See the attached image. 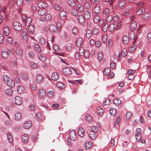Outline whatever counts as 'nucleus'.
I'll return each instance as SVG.
<instances>
[{
    "label": "nucleus",
    "mask_w": 151,
    "mask_h": 151,
    "mask_svg": "<svg viewBox=\"0 0 151 151\" xmlns=\"http://www.w3.org/2000/svg\"><path fill=\"white\" fill-rule=\"evenodd\" d=\"M129 37L130 40H134L133 41V44L130 46L129 51L131 52H133L136 48V46L134 44L137 39V38L135 37V35L134 32L133 31H131L129 33Z\"/></svg>",
    "instance_id": "obj_1"
},
{
    "label": "nucleus",
    "mask_w": 151,
    "mask_h": 151,
    "mask_svg": "<svg viewBox=\"0 0 151 151\" xmlns=\"http://www.w3.org/2000/svg\"><path fill=\"white\" fill-rule=\"evenodd\" d=\"M69 136L70 139L73 141H74L76 139L77 137L76 133L74 130L71 131L69 133Z\"/></svg>",
    "instance_id": "obj_4"
},
{
    "label": "nucleus",
    "mask_w": 151,
    "mask_h": 151,
    "mask_svg": "<svg viewBox=\"0 0 151 151\" xmlns=\"http://www.w3.org/2000/svg\"><path fill=\"white\" fill-rule=\"evenodd\" d=\"M78 19L79 22L80 24L82 23L85 22L84 18L82 15H79L78 16Z\"/></svg>",
    "instance_id": "obj_31"
},
{
    "label": "nucleus",
    "mask_w": 151,
    "mask_h": 151,
    "mask_svg": "<svg viewBox=\"0 0 151 151\" xmlns=\"http://www.w3.org/2000/svg\"><path fill=\"white\" fill-rule=\"evenodd\" d=\"M127 54V50L125 49H123L121 52V55L122 56L125 57Z\"/></svg>",
    "instance_id": "obj_56"
},
{
    "label": "nucleus",
    "mask_w": 151,
    "mask_h": 151,
    "mask_svg": "<svg viewBox=\"0 0 151 151\" xmlns=\"http://www.w3.org/2000/svg\"><path fill=\"white\" fill-rule=\"evenodd\" d=\"M38 7L40 8H44V7L47 6V3L42 1H39L38 3Z\"/></svg>",
    "instance_id": "obj_9"
},
{
    "label": "nucleus",
    "mask_w": 151,
    "mask_h": 151,
    "mask_svg": "<svg viewBox=\"0 0 151 151\" xmlns=\"http://www.w3.org/2000/svg\"><path fill=\"white\" fill-rule=\"evenodd\" d=\"M131 9L132 8L130 7L127 9L123 13L122 15L125 16H128L129 15L130 11L131 10Z\"/></svg>",
    "instance_id": "obj_24"
},
{
    "label": "nucleus",
    "mask_w": 151,
    "mask_h": 151,
    "mask_svg": "<svg viewBox=\"0 0 151 151\" xmlns=\"http://www.w3.org/2000/svg\"><path fill=\"white\" fill-rule=\"evenodd\" d=\"M135 70H129L128 71V79L130 80H133L134 78V73H135Z\"/></svg>",
    "instance_id": "obj_2"
},
{
    "label": "nucleus",
    "mask_w": 151,
    "mask_h": 151,
    "mask_svg": "<svg viewBox=\"0 0 151 151\" xmlns=\"http://www.w3.org/2000/svg\"><path fill=\"white\" fill-rule=\"evenodd\" d=\"M20 76L21 78H22L23 80H26L27 79V76L24 73L21 74Z\"/></svg>",
    "instance_id": "obj_61"
},
{
    "label": "nucleus",
    "mask_w": 151,
    "mask_h": 151,
    "mask_svg": "<svg viewBox=\"0 0 151 151\" xmlns=\"http://www.w3.org/2000/svg\"><path fill=\"white\" fill-rule=\"evenodd\" d=\"M145 11V9L144 8H138L136 12L137 14L138 15H140Z\"/></svg>",
    "instance_id": "obj_18"
},
{
    "label": "nucleus",
    "mask_w": 151,
    "mask_h": 151,
    "mask_svg": "<svg viewBox=\"0 0 151 151\" xmlns=\"http://www.w3.org/2000/svg\"><path fill=\"white\" fill-rule=\"evenodd\" d=\"M28 136L27 134H24L22 138V141L23 143H26L28 142Z\"/></svg>",
    "instance_id": "obj_23"
},
{
    "label": "nucleus",
    "mask_w": 151,
    "mask_h": 151,
    "mask_svg": "<svg viewBox=\"0 0 151 151\" xmlns=\"http://www.w3.org/2000/svg\"><path fill=\"white\" fill-rule=\"evenodd\" d=\"M120 116H118L117 117V119H116V121L115 124V126L116 127H118V124L120 121Z\"/></svg>",
    "instance_id": "obj_57"
},
{
    "label": "nucleus",
    "mask_w": 151,
    "mask_h": 151,
    "mask_svg": "<svg viewBox=\"0 0 151 151\" xmlns=\"http://www.w3.org/2000/svg\"><path fill=\"white\" fill-rule=\"evenodd\" d=\"M103 54L102 52H99L98 55V59L99 60H101L103 58Z\"/></svg>",
    "instance_id": "obj_59"
},
{
    "label": "nucleus",
    "mask_w": 151,
    "mask_h": 151,
    "mask_svg": "<svg viewBox=\"0 0 151 151\" xmlns=\"http://www.w3.org/2000/svg\"><path fill=\"white\" fill-rule=\"evenodd\" d=\"M115 28V24L113 23L110 24L109 27V29L110 31H112Z\"/></svg>",
    "instance_id": "obj_41"
},
{
    "label": "nucleus",
    "mask_w": 151,
    "mask_h": 151,
    "mask_svg": "<svg viewBox=\"0 0 151 151\" xmlns=\"http://www.w3.org/2000/svg\"><path fill=\"white\" fill-rule=\"evenodd\" d=\"M100 11V9L98 6H96L94 7V12L96 14H99Z\"/></svg>",
    "instance_id": "obj_37"
},
{
    "label": "nucleus",
    "mask_w": 151,
    "mask_h": 151,
    "mask_svg": "<svg viewBox=\"0 0 151 151\" xmlns=\"http://www.w3.org/2000/svg\"><path fill=\"white\" fill-rule=\"evenodd\" d=\"M85 51L84 48L82 47H81L79 50V53L81 56H83Z\"/></svg>",
    "instance_id": "obj_51"
},
{
    "label": "nucleus",
    "mask_w": 151,
    "mask_h": 151,
    "mask_svg": "<svg viewBox=\"0 0 151 151\" xmlns=\"http://www.w3.org/2000/svg\"><path fill=\"white\" fill-rule=\"evenodd\" d=\"M96 112L98 115L100 116L103 115L104 110L100 106H98L97 107Z\"/></svg>",
    "instance_id": "obj_13"
},
{
    "label": "nucleus",
    "mask_w": 151,
    "mask_h": 151,
    "mask_svg": "<svg viewBox=\"0 0 151 151\" xmlns=\"http://www.w3.org/2000/svg\"><path fill=\"white\" fill-rule=\"evenodd\" d=\"M6 93L9 96H11L13 94V91L11 88H8L6 90Z\"/></svg>",
    "instance_id": "obj_43"
},
{
    "label": "nucleus",
    "mask_w": 151,
    "mask_h": 151,
    "mask_svg": "<svg viewBox=\"0 0 151 151\" xmlns=\"http://www.w3.org/2000/svg\"><path fill=\"white\" fill-rule=\"evenodd\" d=\"M151 15L150 14L148 13H145L142 16V19L144 20H146L150 19Z\"/></svg>",
    "instance_id": "obj_8"
},
{
    "label": "nucleus",
    "mask_w": 151,
    "mask_h": 151,
    "mask_svg": "<svg viewBox=\"0 0 151 151\" xmlns=\"http://www.w3.org/2000/svg\"><path fill=\"white\" fill-rule=\"evenodd\" d=\"M9 87L11 88H13L14 87L15 84L14 82L11 79H9V81L6 83Z\"/></svg>",
    "instance_id": "obj_19"
},
{
    "label": "nucleus",
    "mask_w": 151,
    "mask_h": 151,
    "mask_svg": "<svg viewBox=\"0 0 151 151\" xmlns=\"http://www.w3.org/2000/svg\"><path fill=\"white\" fill-rule=\"evenodd\" d=\"M22 98L19 96H17L15 98V103L18 105H20L22 103Z\"/></svg>",
    "instance_id": "obj_6"
},
{
    "label": "nucleus",
    "mask_w": 151,
    "mask_h": 151,
    "mask_svg": "<svg viewBox=\"0 0 151 151\" xmlns=\"http://www.w3.org/2000/svg\"><path fill=\"white\" fill-rule=\"evenodd\" d=\"M83 40L81 38H78L76 41V45L78 47L80 46L82 44Z\"/></svg>",
    "instance_id": "obj_28"
},
{
    "label": "nucleus",
    "mask_w": 151,
    "mask_h": 151,
    "mask_svg": "<svg viewBox=\"0 0 151 151\" xmlns=\"http://www.w3.org/2000/svg\"><path fill=\"white\" fill-rule=\"evenodd\" d=\"M49 29L51 32H55L57 30L56 26L53 24H51L49 27Z\"/></svg>",
    "instance_id": "obj_16"
},
{
    "label": "nucleus",
    "mask_w": 151,
    "mask_h": 151,
    "mask_svg": "<svg viewBox=\"0 0 151 151\" xmlns=\"http://www.w3.org/2000/svg\"><path fill=\"white\" fill-rule=\"evenodd\" d=\"M56 86L58 88H62L64 87L63 83L62 82H58L56 83Z\"/></svg>",
    "instance_id": "obj_49"
},
{
    "label": "nucleus",
    "mask_w": 151,
    "mask_h": 151,
    "mask_svg": "<svg viewBox=\"0 0 151 151\" xmlns=\"http://www.w3.org/2000/svg\"><path fill=\"white\" fill-rule=\"evenodd\" d=\"M111 71L110 69L109 68H106L104 69L103 73L105 75H107Z\"/></svg>",
    "instance_id": "obj_55"
},
{
    "label": "nucleus",
    "mask_w": 151,
    "mask_h": 151,
    "mask_svg": "<svg viewBox=\"0 0 151 151\" xmlns=\"http://www.w3.org/2000/svg\"><path fill=\"white\" fill-rule=\"evenodd\" d=\"M32 126V123L31 121H29L25 123L24 125V127L26 129H28Z\"/></svg>",
    "instance_id": "obj_21"
},
{
    "label": "nucleus",
    "mask_w": 151,
    "mask_h": 151,
    "mask_svg": "<svg viewBox=\"0 0 151 151\" xmlns=\"http://www.w3.org/2000/svg\"><path fill=\"white\" fill-rule=\"evenodd\" d=\"M15 53L17 55H21L23 53L22 50L20 48H17L15 50Z\"/></svg>",
    "instance_id": "obj_27"
},
{
    "label": "nucleus",
    "mask_w": 151,
    "mask_h": 151,
    "mask_svg": "<svg viewBox=\"0 0 151 151\" xmlns=\"http://www.w3.org/2000/svg\"><path fill=\"white\" fill-rule=\"evenodd\" d=\"M141 129L139 128H137L136 131V133L135 134V137L136 139L138 140H139V139H138V136H139V138H140L141 137Z\"/></svg>",
    "instance_id": "obj_10"
},
{
    "label": "nucleus",
    "mask_w": 151,
    "mask_h": 151,
    "mask_svg": "<svg viewBox=\"0 0 151 151\" xmlns=\"http://www.w3.org/2000/svg\"><path fill=\"white\" fill-rule=\"evenodd\" d=\"M17 90L19 93H21L24 92V88L23 86L20 85L18 87Z\"/></svg>",
    "instance_id": "obj_29"
},
{
    "label": "nucleus",
    "mask_w": 151,
    "mask_h": 151,
    "mask_svg": "<svg viewBox=\"0 0 151 151\" xmlns=\"http://www.w3.org/2000/svg\"><path fill=\"white\" fill-rule=\"evenodd\" d=\"M122 39L123 42L124 44H127L128 43L129 39L127 36L125 35L123 36L122 37Z\"/></svg>",
    "instance_id": "obj_25"
},
{
    "label": "nucleus",
    "mask_w": 151,
    "mask_h": 151,
    "mask_svg": "<svg viewBox=\"0 0 151 151\" xmlns=\"http://www.w3.org/2000/svg\"><path fill=\"white\" fill-rule=\"evenodd\" d=\"M1 55L2 57L5 59H6L8 57V54L7 52L4 51L2 52Z\"/></svg>",
    "instance_id": "obj_48"
},
{
    "label": "nucleus",
    "mask_w": 151,
    "mask_h": 151,
    "mask_svg": "<svg viewBox=\"0 0 151 151\" xmlns=\"http://www.w3.org/2000/svg\"><path fill=\"white\" fill-rule=\"evenodd\" d=\"M13 27L16 30L18 31H20L22 29L21 24L18 22H14L13 24Z\"/></svg>",
    "instance_id": "obj_5"
},
{
    "label": "nucleus",
    "mask_w": 151,
    "mask_h": 151,
    "mask_svg": "<svg viewBox=\"0 0 151 151\" xmlns=\"http://www.w3.org/2000/svg\"><path fill=\"white\" fill-rule=\"evenodd\" d=\"M29 31L31 34H33L34 31V27L33 25L31 24L29 26Z\"/></svg>",
    "instance_id": "obj_32"
},
{
    "label": "nucleus",
    "mask_w": 151,
    "mask_h": 151,
    "mask_svg": "<svg viewBox=\"0 0 151 151\" xmlns=\"http://www.w3.org/2000/svg\"><path fill=\"white\" fill-rule=\"evenodd\" d=\"M114 103L116 105L118 106L119 105L121 104L122 101L120 99H116L114 100Z\"/></svg>",
    "instance_id": "obj_34"
},
{
    "label": "nucleus",
    "mask_w": 151,
    "mask_h": 151,
    "mask_svg": "<svg viewBox=\"0 0 151 151\" xmlns=\"http://www.w3.org/2000/svg\"><path fill=\"white\" fill-rule=\"evenodd\" d=\"M30 65L31 67L34 69H36L37 68V64L34 62H31L30 63Z\"/></svg>",
    "instance_id": "obj_60"
},
{
    "label": "nucleus",
    "mask_w": 151,
    "mask_h": 151,
    "mask_svg": "<svg viewBox=\"0 0 151 151\" xmlns=\"http://www.w3.org/2000/svg\"><path fill=\"white\" fill-rule=\"evenodd\" d=\"M66 13L64 11H61L60 13V18L62 19H65L66 16Z\"/></svg>",
    "instance_id": "obj_22"
},
{
    "label": "nucleus",
    "mask_w": 151,
    "mask_h": 151,
    "mask_svg": "<svg viewBox=\"0 0 151 151\" xmlns=\"http://www.w3.org/2000/svg\"><path fill=\"white\" fill-rule=\"evenodd\" d=\"M59 75L56 72H53L51 78L53 81H56L58 79Z\"/></svg>",
    "instance_id": "obj_14"
},
{
    "label": "nucleus",
    "mask_w": 151,
    "mask_h": 151,
    "mask_svg": "<svg viewBox=\"0 0 151 151\" xmlns=\"http://www.w3.org/2000/svg\"><path fill=\"white\" fill-rule=\"evenodd\" d=\"M63 73L65 75L69 76L71 74V70L68 67H65L62 70Z\"/></svg>",
    "instance_id": "obj_3"
},
{
    "label": "nucleus",
    "mask_w": 151,
    "mask_h": 151,
    "mask_svg": "<svg viewBox=\"0 0 151 151\" xmlns=\"http://www.w3.org/2000/svg\"><path fill=\"white\" fill-rule=\"evenodd\" d=\"M7 138L10 143H12L13 141V138L10 133H8L7 134Z\"/></svg>",
    "instance_id": "obj_44"
},
{
    "label": "nucleus",
    "mask_w": 151,
    "mask_h": 151,
    "mask_svg": "<svg viewBox=\"0 0 151 151\" xmlns=\"http://www.w3.org/2000/svg\"><path fill=\"white\" fill-rule=\"evenodd\" d=\"M99 16L96 15H94L93 18V22L95 23L97 22L99 20Z\"/></svg>",
    "instance_id": "obj_46"
},
{
    "label": "nucleus",
    "mask_w": 151,
    "mask_h": 151,
    "mask_svg": "<svg viewBox=\"0 0 151 151\" xmlns=\"http://www.w3.org/2000/svg\"><path fill=\"white\" fill-rule=\"evenodd\" d=\"M68 4L72 7H74L76 5V3L74 0H68Z\"/></svg>",
    "instance_id": "obj_38"
},
{
    "label": "nucleus",
    "mask_w": 151,
    "mask_h": 151,
    "mask_svg": "<svg viewBox=\"0 0 151 151\" xmlns=\"http://www.w3.org/2000/svg\"><path fill=\"white\" fill-rule=\"evenodd\" d=\"M54 93L53 91H49L47 93V95L48 97L51 98L53 96Z\"/></svg>",
    "instance_id": "obj_62"
},
{
    "label": "nucleus",
    "mask_w": 151,
    "mask_h": 151,
    "mask_svg": "<svg viewBox=\"0 0 151 151\" xmlns=\"http://www.w3.org/2000/svg\"><path fill=\"white\" fill-rule=\"evenodd\" d=\"M78 134L80 137H82L83 136L84 134V131L82 127H79Z\"/></svg>",
    "instance_id": "obj_17"
},
{
    "label": "nucleus",
    "mask_w": 151,
    "mask_h": 151,
    "mask_svg": "<svg viewBox=\"0 0 151 151\" xmlns=\"http://www.w3.org/2000/svg\"><path fill=\"white\" fill-rule=\"evenodd\" d=\"M36 119L38 121H39L41 119V116L40 112H37L36 113Z\"/></svg>",
    "instance_id": "obj_53"
},
{
    "label": "nucleus",
    "mask_w": 151,
    "mask_h": 151,
    "mask_svg": "<svg viewBox=\"0 0 151 151\" xmlns=\"http://www.w3.org/2000/svg\"><path fill=\"white\" fill-rule=\"evenodd\" d=\"M39 59L42 62H44L46 60V58L45 56L41 55H40L39 57Z\"/></svg>",
    "instance_id": "obj_64"
},
{
    "label": "nucleus",
    "mask_w": 151,
    "mask_h": 151,
    "mask_svg": "<svg viewBox=\"0 0 151 151\" xmlns=\"http://www.w3.org/2000/svg\"><path fill=\"white\" fill-rule=\"evenodd\" d=\"M116 109H114V108H111L109 110V113L111 115H115L116 113Z\"/></svg>",
    "instance_id": "obj_36"
},
{
    "label": "nucleus",
    "mask_w": 151,
    "mask_h": 151,
    "mask_svg": "<svg viewBox=\"0 0 151 151\" xmlns=\"http://www.w3.org/2000/svg\"><path fill=\"white\" fill-rule=\"evenodd\" d=\"M46 93L45 90L43 89H40L38 92V95L40 98H42L45 96Z\"/></svg>",
    "instance_id": "obj_7"
},
{
    "label": "nucleus",
    "mask_w": 151,
    "mask_h": 151,
    "mask_svg": "<svg viewBox=\"0 0 151 151\" xmlns=\"http://www.w3.org/2000/svg\"><path fill=\"white\" fill-rule=\"evenodd\" d=\"M126 116V119L129 120L131 119L132 116V114L131 112H128L127 113Z\"/></svg>",
    "instance_id": "obj_47"
},
{
    "label": "nucleus",
    "mask_w": 151,
    "mask_h": 151,
    "mask_svg": "<svg viewBox=\"0 0 151 151\" xmlns=\"http://www.w3.org/2000/svg\"><path fill=\"white\" fill-rule=\"evenodd\" d=\"M137 24L136 22L134 21H132L130 25V29L132 30H134L137 28Z\"/></svg>",
    "instance_id": "obj_12"
},
{
    "label": "nucleus",
    "mask_w": 151,
    "mask_h": 151,
    "mask_svg": "<svg viewBox=\"0 0 151 151\" xmlns=\"http://www.w3.org/2000/svg\"><path fill=\"white\" fill-rule=\"evenodd\" d=\"M85 146L86 149H88L91 147L92 143L90 142L87 141L86 142Z\"/></svg>",
    "instance_id": "obj_42"
},
{
    "label": "nucleus",
    "mask_w": 151,
    "mask_h": 151,
    "mask_svg": "<svg viewBox=\"0 0 151 151\" xmlns=\"http://www.w3.org/2000/svg\"><path fill=\"white\" fill-rule=\"evenodd\" d=\"M32 21V19L30 17H28L26 20L25 24L26 26H27L29 25L31 23Z\"/></svg>",
    "instance_id": "obj_50"
},
{
    "label": "nucleus",
    "mask_w": 151,
    "mask_h": 151,
    "mask_svg": "<svg viewBox=\"0 0 151 151\" xmlns=\"http://www.w3.org/2000/svg\"><path fill=\"white\" fill-rule=\"evenodd\" d=\"M89 135L90 137L92 139H94L96 138V135L94 132H90L89 133Z\"/></svg>",
    "instance_id": "obj_35"
},
{
    "label": "nucleus",
    "mask_w": 151,
    "mask_h": 151,
    "mask_svg": "<svg viewBox=\"0 0 151 151\" xmlns=\"http://www.w3.org/2000/svg\"><path fill=\"white\" fill-rule=\"evenodd\" d=\"M43 80V77L41 74L38 75L36 77V81L38 83L42 82Z\"/></svg>",
    "instance_id": "obj_11"
},
{
    "label": "nucleus",
    "mask_w": 151,
    "mask_h": 151,
    "mask_svg": "<svg viewBox=\"0 0 151 151\" xmlns=\"http://www.w3.org/2000/svg\"><path fill=\"white\" fill-rule=\"evenodd\" d=\"M77 7L80 11L82 12L84 10V7L81 4H79L78 5Z\"/></svg>",
    "instance_id": "obj_58"
},
{
    "label": "nucleus",
    "mask_w": 151,
    "mask_h": 151,
    "mask_svg": "<svg viewBox=\"0 0 151 151\" xmlns=\"http://www.w3.org/2000/svg\"><path fill=\"white\" fill-rule=\"evenodd\" d=\"M108 24L106 23H105L102 27V30L104 32H106L108 28Z\"/></svg>",
    "instance_id": "obj_54"
},
{
    "label": "nucleus",
    "mask_w": 151,
    "mask_h": 151,
    "mask_svg": "<svg viewBox=\"0 0 151 151\" xmlns=\"http://www.w3.org/2000/svg\"><path fill=\"white\" fill-rule=\"evenodd\" d=\"M72 14L74 16H77L78 15V11L77 9H73L71 10Z\"/></svg>",
    "instance_id": "obj_45"
},
{
    "label": "nucleus",
    "mask_w": 151,
    "mask_h": 151,
    "mask_svg": "<svg viewBox=\"0 0 151 151\" xmlns=\"http://www.w3.org/2000/svg\"><path fill=\"white\" fill-rule=\"evenodd\" d=\"M53 49L54 51H57L59 50V47L57 44H55L53 46Z\"/></svg>",
    "instance_id": "obj_63"
},
{
    "label": "nucleus",
    "mask_w": 151,
    "mask_h": 151,
    "mask_svg": "<svg viewBox=\"0 0 151 151\" xmlns=\"http://www.w3.org/2000/svg\"><path fill=\"white\" fill-rule=\"evenodd\" d=\"M47 12L45 8L41 9L39 10L38 14L40 16H43L46 14Z\"/></svg>",
    "instance_id": "obj_15"
},
{
    "label": "nucleus",
    "mask_w": 151,
    "mask_h": 151,
    "mask_svg": "<svg viewBox=\"0 0 151 151\" xmlns=\"http://www.w3.org/2000/svg\"><path fill=\"white\" fill-rule=\"evenodd\" d=\"M126 4L125 1L123 0H121L119 1V6L120 8H123Z\"/></svg>",
    "instance_id": "obj_30"
},
{
    "label": "nucleus",
    "mask_w": 151,
    "mask_h": 151,
    "mask_svg": "<svg viewBox=\"0 0 151 151\" xmlns=\"http://www.w3.org/2000/svg\"><path fill=\"white\" fill-rule=\"evenodd\" d=\"M34 48L35 50L37 51L38 52H40L41 51V49L38 44H35V45Z\"/></svg>",
    "instance_id": "obj_40"
},
{
    "label": "nucleus",
    "mask_w": 151,
    "mask_h": 151,
    "mask_svg": "<svg viewBox=\"0 0 151 151\" xmlns=\"http://www.w3.org/2000/svg\"><path fill=\"white\" fill-rule=\"evenodd\" d=\"M83 15L86 19H88L90 17V14L88 11H85L84 12Z\"/></svg>",
    "instance_id": "obj_20"
},
{
    "label": "nucleus",
    "mask_w": 151,
    "mask_h": 151,
    "mask_svg": "<svg viewBox=\"0 0 151 151\" xmlns=\"http://www.w3.org/2000/svg\"><path fill=\"white\" fill-rule=\"evenodd\" d=\"M4 34L6 36H8L9 33V27L7 26L4 27Z\"/></svg>",
    "instance_id": "obj_33"
},
{
    "label": "nucleus",
    "mask_w": 151,
    "mask_h": 151,
    "mask_svg": "<svg viewBox=\"0 0 151 151\" xmlns=\"http://www.w3.org/2000/svg\"><path fill=\"white\" fill-rule=\"evenodd\" d=\"M15 119L17 121L20 120L22 117V115L20 113L17 112L15 114Z\"/></svg>",
    "instance_id": "obj_26"
},
{
    "label": "nucleus",
    "mask_w": 151,
    "mask_h": 151,
    "mask_svg": "<svg viewBox=\"0 0 151 151\" xmlns=\"http://www.w3.org/2000/svg\"><path fill=\"white\" fill-rule=\"evenodd\" d=\"M92 35L91 31L90 30H88L86 32V36L87 38H89Z\"/></svg>",
    "instance_id": "obj_52"
},
{
    "label": "nucleus",
    "mask_w": 151,
    "mask_h": 151,
    "mask_svg": "<svg viewBox=\"0 0 151 151\" xmlns=\"http://www.w3.org/2000/svg\"><path fill=\"white\" fill-rule=\"evenodd\" d=\"M3 80L5 83H6L9 81V79H11V78L8 76L5 75L3 76Z\"/></svg>",
    "instance_id": "obj_39"
}]
</instances>
